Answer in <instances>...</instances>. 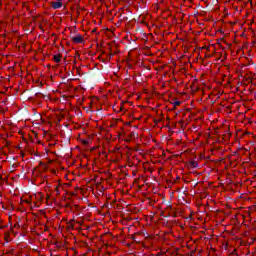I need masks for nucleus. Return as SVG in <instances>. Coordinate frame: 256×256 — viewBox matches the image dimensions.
<instances>
[{
  "instance_id": "nucleus-1",
  "label": "nucleus",
  "mask_w": 256,
  "mask_h": 256,
  "mask_svg": "<svg viewBox=\"0 0 256 256\" xmlns=\"http://www.w3.org/2000/svg\"><path fill=\"white\" fill-rule=\"evenodd\" d=\"M52 9H61L63 7V2L61 0H54L51 2Z\"/></svg>"
},
{
  "instance_id": "nucleus-2",
  "label": "nucleus",
  "mask_w": 256,
  "mask_h": 256,
  "mask_svg": "<svg viewBox=\"0 0 256 256\" xmlns=\"http://www.w3.org/2000/svg\"><path fill=\"white\" fill-rule=\"evenodd\" d=\"M74 43H83V36L81 34H77L72 38Z\"/></svg>"
},
{
  "instance_id": "nucleus-3",
  "label": "nucleus",
  "mask_w": 256,
  "mask_h": 256,
  "mask_svg": "<svg viewBox=\"0 0 256 256\" xmlns=\"http://www.w3.org/2000/svg\"><path fill=\"white\" fill-rule=\"evenodd\" d=\"M21 205H31V198H21Z\"/></svg>"
},
{
  "instance_id": "nucleus-4",
  "label": "nucleus",
  "mask_w": 256,
  "mask_h": 256,
  "mask_svg": "<svg viewBox=\"0 0 256 256\" xmlns=\"http://www.w3.org/2000/svg\"><path fill=\"white\" fill-rule=\"evenodd\" d=\"M55 63H61V54H56L53 57Z\"/></svg>"
},
{
  "instance_id": "nucleus-5",
  "label": "nucleus",
  "mask_w": 256,
  "mask_h": 256,
  "mask_svg": "<svg viewBox=\"0 0 256 256\" xmlns=\"http://www.w3.org/2000/svg\"><path fill=\"white\" fill-rule=\"evenodd\" d=\"M8 237H9V233H7V232H6V233H5V236H4V239H6V240H7V239H8Z\"/></svg>"
},
{
  "instance_id": "nucleus-6",
  "label": "nucleus",
  "mask_w": 256,
  "mask_h": 256,
  "mask_svg": "<svg viewBox=\"0 0 256 256\" xmlns=\"http://www.w3.org/2000/svg\"><path fill=\"white\" fill-rule=\"evenodd\" d=\"M175 105H181V102H176Z\"/></svg>"
},
{
  "instance_id": "nucleus-7",
  "label": "nucleus",
  "mask_w": 256,
  "mask_h": 256,
  "mask_svg": "<svg viewBox=\"0 0 256 256\" xmlns=\"http://www.w3.org/2000/svg\"><path fill=\"white\" fill-rule=\"evenodd\" d=\"M69 224L71 225V227L73 228V223L69 222Z\"/></svg>"
},
{
  "instance_id": "nucleus-8",
  "label": "nucleus",
  "mask_w": 256,
  "mask_h": 256,
  "mask_svg": "<svg viewBox=\"0 0 256 256\" xmlns=\"http://www.w3.org/2000/svg\"><path fill=\"white\" fill-rule=\"evenodd\" d=\"M47 199H49V195H47Z\"/></svg>"
},
{
  "instance_id": "nucleus-9",
  "label": "nucleus",
  "mask_w": 256,
  "mask_h": 256,
  "mask_svg": "<svg viewBox=\"0 0 256 256\" xmlns=\"http://www.w3.org/2000/svg\"><path fill=\"white\" fill-rule=\"evenodd\" d=\"M200 1H205V0H200Z\"/></svg>"
}]
</instances>
